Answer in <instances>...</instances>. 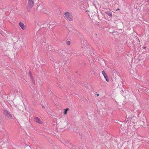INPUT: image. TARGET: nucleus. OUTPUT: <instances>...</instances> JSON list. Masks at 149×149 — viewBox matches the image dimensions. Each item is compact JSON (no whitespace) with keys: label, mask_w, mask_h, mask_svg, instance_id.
<instances>
[{"label":"nucleus","mask_w":149,"mask_h":149,"mask_svg":"<svg viewBox=\"0 0 149 149\" xmlns=\"http://www.w3.org/2000/svg\"><path fill=\"white\" fill-rule=\"evenodd\" d=\"M64 15L67 20L70 21H72L73 20V16L70 12H67L65 13Z\"/></svg>","instance_id":"1"},{"label":"nucleus","mask_w":149,"mask_h":149,"mask_svg":"<svg viewBox=\"0 0 149 149\" xmlns=\"http://www.w3.org/2000/svg\"><path fill=\"white\" fill-rule=\"evenodd\" d=\"M34 2L33 0H28L26 8L28 9H31L34 6Z\"/></svg>","instance_id":"2"},{"label":"nucleus","mask_w":149,"mask_h":149,"mask_svg":"<svg viewBox=\"0 0 149 149\" xmlns=\"http://www.w3.org/2000/svg\"><path fill=\"white\" fill-rule=\"evenodd\" d=\"M143 9L146 12L148 13L149 11V8H147L149 5V1H148L147 2H146L143 4Z\"/></svg>","instance_id":"3"},{"label":"nucleus","mask_w":149,"mask_h":149,"mask_svg":"<svg viewBox=\"0 0 149 149\" xmlns=\"http://www.w3.org/2000/svg\"><path fill=\"white\" fill-rule=\"evenodd\" d=\"M33 120L34 121L37 123L42 124L43 123L40 118L37 117H34Z\"/></svg>","instance_id":"4"},{"label":"nucleus","mask_w":149,"mask_h":149,"mask_svg":"<svg viewBox=\"0 0 149 149\" xmlns=\"http://www.w3.org/2000/svg\"><path fill=\"white\" fill-rule=\"evenodd\" d=\"M137 86V88H138V90L139 92H140V91H142V90L144 89L143 88V87L145 88V90H147V89L148 88L146 87H145L144 86H142L141 85H140V87H139V84H138Z\"/></svg>","instance_id":"5"},{"label":"nucleus","mask_w":149,"mask_h":149,"mask_svg":"<svg viewBox=\"0 0 149 149\" xmlns=\"http://www.w3.org/2000/svg\"><path fill=\"white\" fill-rule=\"evenodd\" d=\"M19 25L22 29L23 30H25L26 27L24 24L22 22H20L19 23Z\"/></svg>","instance_id":"6"},{"label":"nucleus","mask_w":149,"mask_h":149,"mask_svg":"<svg viewBox=\"0 0 149 149\" xmlns=\"http://www.w3.org/2000/svg\"><path fill=\"white\" fill-rule=\"evenodd\" d=\"M106 13L109 16H110L111 18L112 17V15L111 12H106Z\"/></svg>","instance_id":"7"},{"label":"nucleus","mask_w":149,"mask_h":149,"mask_svg":"<svg viewBox=\"0 0 149 149\" xmlns=\"http://www.w3.org/2000/svg\"><path fill=\"white\" fill-rule=\"evenodd\" d=\"M64 110L65 111L64 112V115H66L67 113V111L69 110V108H67L66 109H65Z\"/></svg>","instance_id":"8"},{"label":"nucleus","mask_w":149,"mask_h":149,"mask_svg":"<svg viewBox=\"0 0 149 149\" xmlns=\"http://www.w3.org/2000/svg\"><path fill=\"white\" fill-rule=\"evenodd\" d=\"M8 118H9L12 119V116L9 113L6 116Z\"/></svg>","instance_id":"9"},{"label":"nucleus","mask_w":149,"mask_h":149,"mask_svg":"<svg viewBox=\"0 0 149 149\" xmlns=\"http://www.w3.org/2000/svg\"><path fill=\"white\" fill-rule=\"evenodd\" d=\"M104 77V78L105 79L106 81L107 82H109V79H108V77L107 76V75L106 76H105Z\"/></svg>","instance_id":"10"},{"label":"nucleus","mask_w":149,"mask_h":149,"mask_svg":"<svg viewBox=\"0 0 149 149\" xmlns=\"http://www.w3.org/2000/svg\"><path fill=\"white\" fill-rule=\"evenodd\" d=\"M102 73L104 77L105 76H106L107 75L106 74L105 72L104 71H102Z\"/></svg>","instance_id":"11"},{"label":"nucleus","mask_w":149,"mask_h":149,"mask_svg":"<svg viewBox=\"0 0 149 149\" xmlns=\"http://www.w3.org/2000/svg\"><path fill=\"white\" fill-rule=\"evenodd\" d=\"M4 113L5 114L6 116H7V115L9 113L8 112V111L6 110H5L4 111Z\"/></svg>","instance_id":"12"},{"label":"nucleus","mask_w":149,"mask_h":149,"mask_svg":"<svg viewBox=\"0 0 149 149\" xmlns=\"http://www.w3.org/2000/svg\"><path fill=\"white\" fill-rule=\"evenodd\" d=\"M70 41H66V44H67L69 45L70 44Z\"/></svg>","instance_id":"13"},{"label":"nucleus","mask_w":149,"mask_h":149,"mask_svg":"<svg viewBox=\"0 0 149 149\" xmlns=\"http://www.w3.org/2000/svg\"><path fill=\"white\" fill-rule=\"evenodd\" d=\"M123 129L125 130H128V128L125 127H123Z\"/></svg>","instance_id":"14"},{"label":"nucleus","mask_w":149,"mask_h":149,"mask_svg":"<svg viewBox=\"0 0 149 149\" xmlns=\"http://www.w3.org/2000/svg\"><path fill=\"white\" fill-rule=\"evenodd\" d=\"M130 119V118L129 117L127 119V121H128Z\"/></svg>","instance_id":"15"},{"label":"nucleus","mask_w":149,"mask_h":149,"mask_svg":"<svg viewBox=\"0 0 149 149\" xmlns=\"http://www.w3.org/2000/svg\"><path fill=\"white\" fill-rule=\"evenodd\" d=\"M29 74H30V75L31 77H32V76L31 75V72H29Z\"/></svg>","instance_id":"16"},{"label":"nucleus","mask_w":149,"mask_h":149,"mask_svg":"<svg viewBox=\"0 0 149 149\" xmlns=\"http://www.w3.org/2000/svg\"><path fill=\"white\" fill-rule=\"evenodd\" d=\"M143 48L144 49H146V47H143Z\"/></svg>","instance_id":"17"},{"label":"nucleus","mask_w":149,"mask_h":149,"mask_svg":"<svg viewBox=\"0 0 149 149\" xmlns=\"http://www.w3.org/2000/svg\"><path fill=\"white\" fill-rule=\"evenodd\" d=\"M42 108H45V107H44V106H42Z\"/></svg>","instance_id":"18"},{"label":"nucleus","mask_w":149,"mask_h":149,"mask_svg":"<svg viewBox=\"0 0 149 149\" xmlns=\"http://www.w3.org/2000/svg\"><path fill=\"white\" fill-rule=\"evenodd\" d=\"M123 91L124 92V91L123 90V89H122V92H123Z\"/></svg>","instance_id":"19"},{"label":"nucleus","mask_w":149,"mask_h":149,"mask_svg":"<svg viewBox=\"0 0 149 149\" xmlns=\"http://www.w3.org/2000/svg\"><path fill=\"white\" fill-rule=\"evenodd\" d=\"M124 124L125 125V123H123V125H124Z\"/></svg>","instance_id":"20"},{"label":"nucleus","mask_w":149,"mask_h":149,"mask_svg":"<svg viewBox=\"0 0 149 149\" xmlns=\"http://www.w3.org/2000/svg\"><path fill=\"white\" fill-rule=\"evenodd\" d=\"M119 10V9H117V10H116V11H117V10Z\"/></svg>","instance_id":"21"},{"label":"nucleus","mask_w":149,"mask_h":149,"mask_svg":"<svg viewBox=\"0 0 149 149\" xmlns=\"http://www.w3.org/2000/svg\"><path fill=\"white\" fill-rule=\"evenodd\" d=\"M124 90L125 91V88H124Z\"/></svg>","instance_id":"22"},{"label":"nucleus","mask_w":149,"mask_h":149,"mask_svg":"<svg viewBox=\"0 0 149 149\" xmlns=\"http://www.w3.org/2000/svg\"><path fill=\"white\" fill-rule=\"evenodd\" d=\"M140 84H139V87H140Z\"/></svg>","instance_id":"23"},{"label":"nucleus","mask_w":149,"mask_h":149,"mask_svg":"<svg viewBox=\"0 0 149 149\" xmlns=\"http://www.w3.org/2000/svg\"><path fill=\"white\" fill-rule=\"evenodd\" d=\"M55 132H56V131H55Z\"/></svg>","instance_id":"24"}]
</instances>
